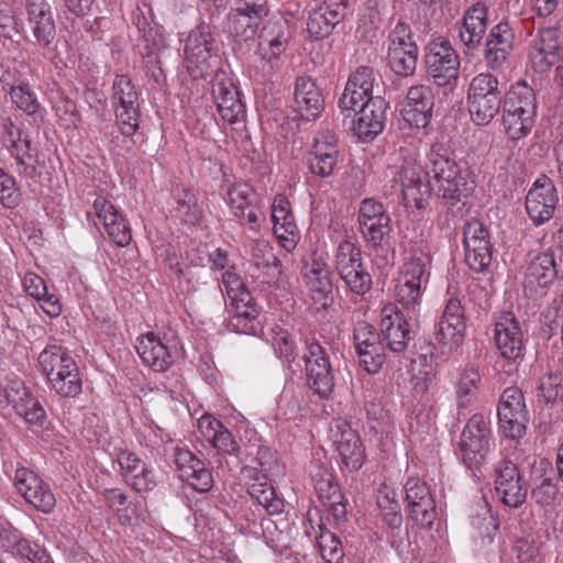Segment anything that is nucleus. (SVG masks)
<instances>
[{
	"label": "nucleus",
	"mask_w": 563,
	"mask_h": 563,
	"mask_svg": "<svg viewBox=\"0 0 563 563\" xmlns=\"http://www.w3.org/2000/svg\"><path fill=\"white\" fill-rule=\"evenodd\" d=\"M227 196L232 214L255 230L258 227L260 206L253 188L247 184H235L228 189Z\"/></svg>",
	"instance_id": "obj_33"
},
{
	"label": "nucleus",
	"mask_w": 563,
	"mask_h": 563,
	"mask_svg": "<svg viewBox=\"0 0 563 563\" xmlns=\"http://www.w3.org/2000/svg\"><path fill=\"white\" fill-rule=\"evenodd\" d=\"M256 462L261 470L244 466L241 477L247 486L250 496L256 500L269 515H279L284 511V500L277 496L274 487L268 482V476L274 475L278 467L275 452L267 446H260Z\"/></svg>",
	"instance_id": "obj_4"
},
{
	"label": "nucleus",
	"mask_w": 563,
	"mask_h": 563,
	"mask_svg": "<svg viewBox=\"0 0 563 563\" xmlns=\"http://www.w3.org/2000/svg\"><path fill=\"white\" fill-rule=\"evenodd\" d=\"M501 100L503 90L495 75L484 71L471 79L466 102L471 119L475 124H488L499 113Z\"/></svg>",
	"instance_id": "obj_5"
},
{
	"label": "nucleus",
	"mask_w": 563,
	"mask_h": 563,
	"mask_svg": "<svg viewBox=\"0 0 563 563\" xmlns=\"http://www.w3.org/2000/svg\"><path fill=\"white\" fill-rule=\"evenodd\" d=\"M195 490L200 493L209 492L213 486V477L211 472L206 467L203 462L196 464L187 475L183 477Z\"/></svg>",
	"instance_id": "obj_64"
},
{
	"label": "nucleus",
	"mask_w": 563,
	"mask_h": 563,
	"mask_svg": "<svg viewBox=\"0 0 563 563\" xmlns=\"http://www.w3.org/2000/svg\"><path fill=\"white\" fill-rule=\"evenodd\" d=\"M508 100L515 102L517 107L526 109L528 104L530 111L537 112L536 95L533 89L525 81H517L511 85L510 89L505 96Z\"/></svg>",
	"instance_id": "obj_61"
},
{
	"label": "nucleus",
	"mask_w": 563,
	"mask_h": 563,
	"mask_svg": "<svg viewBox=\"0 0 563 563\" xmlns=\"http://www.w3.org/2000/svg\"><path fill=\"white\" fill-rule=\"evenodd\" d=\"M481 375L473 366L465 367L456 384V399L460 408L467 407L476 397Z\"/></svg>",
	"instance_id": "obj_51"
},
{
	"label": "nucleus",
	"mask_w": 563,
	"mask_h": 563,
	"mask_svg": "<svg viewBox=\"0 0 563 563\" xmlns=\"http://www.w3.org/2000/svg\"><path fill=\"white\" fill-rule=\"evenodd\" d=\"M295 110L301 118L317 119L324 107V98L320 87L310 77H298L294 91Z\"/></svg>",
	"instance_id": "obj_37"
},
{
	"label": "nucleus",
	"mask_w": 563,
	"mask_h": 563,
	"mask_svg": "<svg viewBox=\"0 0 563 563\" xmlns=\"http://www.w3.org/2000/svg\"><path fill=\"white\" fill-rule=\"evenodd\" d=\"M176 217L185 224L197 225L203 218L202 208L196 196L189 190L183 189L176 195Z\"/></svg>",
	"instance_id": "obj_49"
},
{
	"label": "nucleus",
	"mask_w": 563,
	"mask_h": 563,
	"mask_svg": "<svg viewBox=\"0 0 563 563\" xmlns=\"http://www.w3.org/2000/svg\"><path fill=\"white\" fill-rule=\"evenodd\" d=\"M494 340L503 358L517 362L525 351V338L519 321L511 312H503L495 322Z\"/></svg>",
	"instance_id": "obj_20"
},
{
	"label": "nucleus",
	"mask_w": 563,
	"mask_h": 563,
	"mask_svg": "<svg viewBox=\"0 0 563 563\" xmlns=\"http://www.w3.org/2000/svg\"><path fill=\"white\" fill-rule=\"evenodd\" d=\"M268 341L271 342L275 354L283 362L290 364L297 360V345L288 330L279 325L272 327L268 333Z\"/></svg>",
	"instance_id": "obj_50"
},
{
	"label": "nucleus",
	"mask_w": 563,
	"mask_h": 563,
	"mask_svg": "<svg viewBox=\"0 0 563 563\" xmlns=\"http://www.w3.org/2000/svg\"><path fill=\"white\" fill-rule=\"evenodd\" d=\"M11 553L20 559L26 560L29 563H53L51 555L45 549L24 537Z\"/></svg>",
	"instance_id": "obj_58"
},
{
	"label": "nucleus",
	"mask_w": 563,
	"mask_h": 563,
	"mask_svg": "<svg viewBox=\"0 0 563 563\" xmlns=\"http://www.w3.org/2000/svg\"><path fill=\"white\" fill-rule=\"evenodd\" d=\"M380 80L368 66H358L350 74L344 91L339 100V107L345 117H351V110L358 104L368 103L382 96Z\"/></svg>",
	"instance_id": "obj_10"
},
{
	"label": "nucleus",
	"mask_w": 563,
	"mask_h": 563,
	"mask_svg": "<svg viewBox=\"0 0 563 563\" xmlns=\"http://www.w3.org/2000/svg\"><path fill=\"white\" fill-rule=\"evenodd\" d=\"M111 101L119 126H122L126 133H135L140 121L139 92L126 75L115 77Z\"/></svg>",
	"instance_id": "obj_15"
},
{
	"label": "nucleus",
	"mask_w": 563,
	"mask_h": 563,
	"mask_svg": "<svg viewBox=\"0 0 563 563\" xmlns=\"http://www.w3.org/2000/svg\"><path fill=\"white\" fill-rule=\"evenodd\" d=\"M492 445V429L489 418L475 413L465 424L459 442L460 455L463 463L472 468L482 465Z\"/></svg>",
	"instance_id": "obj_7"
},
{
	"label": "nucleus",
	"mask_w": 563,
	"mask_h": 563,
	"mask_svg": "<svg viewBox=\"0 0 563 563\" xmlns=\"http://www.w3.org/2000/svg\"><path fill=\"white\" fill-rule=\"evenodd\" d=\"M466 330L464 309L457 298H450L438 323L435 340L452 351L463 342Z\"/></svg>",
	"instance_id": "obj_23"
},
{
	"label": "nucleus",
	"mask_w": 563,
	"mask_h": 563,
	"mask_svg": "<svg viewBox=\"0 0 563 563\" xmlns=\"http://www.w3.org/2000/svg\"><path fill=\"white\" fill-rule=\"evenodd\" d=\"M330 433L343 464L350 471L360 470L365 462L366 454L358 433L343 419L332 421Z\"/></svg>",
	"instance_id": "obj_19"
},
{
	"label": "nucleus",
	"mask_w": 563,
	"mask_h": 563,
	"mask_svg": "<svg viewBox=\"0 0 563 563\" xmlns=\"http://www.w3.org/2000/svg\"><path fill=\"white\" fill-rule=\"evenodd\" d=\"M302 275L305 282L319 278H329L331 273L323 255L311 253L303 263Z\"/></svg>",
	"instance_id": "obj_63"
},
{
	"label": "nucleus",
	"mask_w": 563,
	"mask_h": 563,
	"mask_svg": "<svg viewBox=\"0 0 563 563\" xmlns=\"http://www.w3.org/2000/svg\"><path fill=\"white\" fill-rule=\"evenodd\" d=\"M435 373L432 367L426 366L418 371L411 378L415 396L420 401H428L432 391Z\"/></svg>",
	"instance_id": "obj_62"
},
{
	"label": "nucleus",
	"mask_w": 563,
	"mask_h": 563,
	"mask_svg": "<svg viewBox=\"0 0 563 563\" xmlns=\"http://www.w3.org/2000/svg\"><path fill=\"white\" fill-rule=\"evenodd\" d=\"M272 222L277 239L283 247L291 250L296 245L297 225L288 199L278 195L272 203Z\"/></svg>",
	"instance_id": "obj_40"
},
{
	"label": "nucleus",
	"mask_w": 563,
	"mask_h": 563,
	"mask_svg": "<svg viewBox=\"0 0 563 563\" xmlns=\"http://www.w3.org/2000/svg\"><path fill=\"white\" fill-rule=\"evenodd\" d=\"M265 14V12L238 4L236 9L228 15L227 29L234 37L247 41L255 35Z\"/></svg>",
	"instance_id": "obj_45"
},
{
	"label": "nucleus",
	"mask_w": 563,
	"mask_h": 563,
	"mask_svg": "<svg viewBox=\"0 0 563 563\" xmlns=\"http://www.w3.org/2000/svg\"><path fill=\"white\" fill-rule=\"evenodd\" d=\"M487 30V8L477 2L472 5L462 19L459 26V37L468 48L478 46Z\"/></svg>",
	"instance_id": "obj_41"
},
{
	"label": "nucleus",
	"mask_w": 563,
	"mask_h": 563,
	"mask_svg": "<svg viewBox=\"0 0 563 563\" xmlns=\"http://www.w3.org/2000/svg\"><path fill=\"white\" fill-rule=\"evenodd\" d=\"M92 212H87L90 220L95 214L103 224L109 238L120 247L128 246L132 240L131 229L124 217L104 197H97L92 205Z\"/></svg>",
	"instance_id": "obj_27"
},
{
	"label": "nucleus",
	"mask_w": 563,
	"mask_h": 563,
	"mask_svg": "<svg viewBox=\"0 0 563 563\" xmlns=\"http://www.w3.org/2000/svg\"><path fill=\"white\" fill-rule=\"evenodd\" d=\"M118 463L125 483L137 493H146L156 486V477L152 467L135 453L121 451Z\"/></svg>",
	"instance_id": "obj_32"
},
{
	"label": "nucleus",
	"mask_w": 563,
	"mask_h": 563,
	"mask_svg": "<svg viewBox=\"0 0 563 563\" xmlns=\"http://www.w3.org/2000/svg\"><path fill=\"white\" fill-rule=\"evenodd\" d=\"M376 503L383 521L393 529L399 528L402 515L396 490L383 484L377 492Z\"/></svg>",
	"instance_id": "obj_46"
},
{
	"label": "nucleus",
	"mask_w": 563,
	"mask_h": 563,
	"mask_svg": "<svg viewBox=\"0 0 563 563\" xmlns=\"http://www.w3.org/2000/svg\"><path fill=\"white\" fill-rule=\"evenodd\" d=\"M489 157L493 159L494 175L500 181H506L515 173L517 159L510 147L496 145L490 148Z\"/></svg>",
	"instance_id": "obj_52"
},
{
	"label": "nucleus",
	"mask_w": 563,
	"mask_h": 563,
	"mask_svg": "<svg viewBox=\"0 0 563 563\" xmlns=\"http://www.w3.org/2000/svg\"><path fill=\"white\" fill-rule=\"evenodd\" d=\"M101 498L121 526L132 527L137 523L142 506L140 503L129 500L128 495L120 488H106L101 493Z\"/></svg>",
	"instance_id": "obj_42"
},
{
	"label": "nucleus",
	"mask_w": 563,
	"mask_h": 563,
	"mask_svg": "<svg viewBox=\"0 0 563 563\" xmlns=\"http://www.w3.org/2000/svg\"><path fill=\"white\" fill-rule=\"evenodd\" d=\"M380 333L386 345L394 353L404 352L411 339L407 318L393 305L382 309Z\"/></svg>",
	"instance_id": "obj_30"
},
{
	"label": "nucleus",
	"mask_w": 563,
	"mask_h": 563,
	"mask_svg": "<svg viewBox=\"0 0 563 563\" xmlns=\"http://www.w3.org/2000/svg\"><path fill=\"white\" fill-rule=\"evenodd\" d=\"M387 108L384 97H376L368 103L358 104L356 110H351V115L355 117L353 131L361 141H373L383 132Z\"/></svg>",
	"instance_id": "obj_21"
},
{
	"label": "nucleus",
	"mask_w": 563,
	"mask_h": 563,
	"mask_svg": "<svg viewBox=\"0 0 563 563\" xmlns=\"http://www.w3.org/2000/svg\"><path fill=\"white\" fill-rule=\"evenodd\" d=\"M433 93L430 86H411L401 103L400 115L412 128H426L433 109Z\"/></svg>",
	"instance_id": "obj_22"
},
{
	"label": "nucleus",
	"mask_w": 563,
	"mask_h": 563,
	"mask_svg": "<svg viewBox=\"0 0 563 563\" xmlns=\"http://www.w3.org/2000/svg\"><path fill=\"white\" fill-rule=\"evenodd\" d=\"M218 42L208 24L192 29L184 44V64L194 79L208 76L218 60Z\"/></svg>",
	"instance_id": "obj_6"
},
{
	"label": "nucleus",
	"mask_w": 563,
	"mask_h": 563,
	"mask_svg": "<svg viewBox=\"0 0 563 563\" xmlns=\"http://www.w3.org/2000/svg\"><path fill=\"white\" fill-rule=\"evenodd\" d=\"M497 415L499 429L506 438L516 440L523 437L529 418L523 394L519 388L508 387L504 390Z\"/></svg>",
	"instance_id": "obj_12"
},
{
	"label": "nucleus",
	"mask_w": 563,
	"mask_h": 563,
	"mask_svg": "<svg viewBox=\"0 0 563 563\" xmlns=\"http://www.w3.org/2000/svg\"><path fill=\"white\" fill-rule=\"evenodd\" d=\"M140 31L143 32L145 56L150 58V63H158L159 54L167 47L166 35L157 26L140 29Z\"/></svg>",
	"instance_id": "obj_57"
},
{
	"label": "nucleus",
	"mask_w": 563,
	"mask_h": 563,
	"mask_svg": "<svg viewBox=\"0 0 563 563\" xmlns=\"http://www.w3.org/2000/svg\"><path fill=\"white\" fill-rule=\"evenodd\" d=\"M291 34L286 21H269L260 36L258 52L271 69L282 66L280 56L286 51Z\"/></svg>",
	"instance_id": "obj_24"
},
{
	"label": "nucleus",
	"mask_w": 563,
	"mask_h": 563,
	"mask_svg": "<svg viewBox=\"0 0 563 563\" xmlns=\"http://www.w3.org/2000/svg\"><path fill=\"white\" fill-rule=\"evenodd\" d=\"M135 347L143 363L156 372H165L174 363L173 346L153 332L137 338Z\"/></svg>",
	"instance_id": "obj_36"
},
{
	"label": "nucleus",
	"mask_w": 563,
	"mask_h": 563,
	"mask_svg": "<svg viewBox=\"0 0 563 563\" xmlns=\"http://www.w3.org/2000/svg\"><path fill=\"white\" fill-rule=\"evenodd\" d=\"M10 407L30 424L42 426L46 418L44 408L26 386L25 396H15Z\"/></svg>",
	"instance_id": "obj_47"
},
{
	"label": "nucleus",
	"mask_w": 563,
	"mask_h": 563,
	"mask_svg": "<svg viewBox=\"0 0 563 563\" xmlns=\"http://www.w3.org/2000/svg\"><path fill=\"white\" fill-rule=\"evenodd\" d=\"M308 289L310 300L316 307V310L327 309L333 300L332 297V280L329 278H319L305 282Z\"/></svg>",
	"instance_id": "obj_54"
},
{
	"label": "nucleus",
	"mask_w": 563,
	"mask_h": 563,
	"mask_svg": "<svg viewBox=\"0 0 563 563\" xmlns=\"http://www.w3.org/2000/svg\"><path fill=\"white\" fill-rule=\"evenodd\" d=\"M338 141L330 131L319 132L309 152L310 172L319 177H328L334 173L339 163Z\"/></svg>",
	"instance_id": "obj_26"
},
{
	"label": "nucleus",
	"mask_w": 563,
	"mask_h": 563,
	"mask_svg": "<svg viewBox=\"0 0 563 563\" xmlns=\"http://www.w3.org/2000/svg\"><path fill=\"white\" fill-rule=\"evenodd\" d=\"M14 487L24 500L43 514H51L56 506V498L49 485L36 473L20 467L14 474Z\"/></svg>",
	"instance_id": "obj_18"
},
{
	"label": "nucleus",
	"mask_w": 563,
	"mask_h": 563,
	"mask_svg": "<svg viewBox=\"0 0 563 563\" xmlns=\"http://www.w3.org/2000/svg\"><path fill=\"white\" fill-rule=\"evenodd\" d=\"M234 314L230 325L235 332L253 334L257 330L258 308L250 291L240 292L239 297L231 299Z\"/></svg>",
	"instance_id": "obj_44"
},
{
	"label": "nucleus",
	"mask_w": 563,
	"mask_h": 563,
	"mask_svg": "<svg viewBox=\"0 0 563 563\" xmlns=\"http://www.w3.org/2000/svg\"><path fill=\"white\" fill-rule=\"evenodd\" d=\"M1 82L16 109L33 118L34 121L44 119L45 109L29 82L20 80L10 82L5 75L2 76Z\"/></svg>",
	"instance_id": "obj_39"
},
{
	"label": "nucleus",
	"mask_w": 563,
	"mask_h": 563,
	"mask_svg": "<svg viewBox=\"0 0 563 563\" xmlns=\"http://www.w3.org/2000/svg\"><path fill=\"white\" fill-rule=\"evenodd\" d=\"M336 24L335 20L318 7L308 16L307 31L311 37L319 40L330 35Z\"/></svg>",
	"instance_id": "obj_55"
},
{
	"label": "nucleus",
	"mask_w": 563,
	"mask_h": 563,
	"mask_svg": "<svg viewBox=\"0 0 563 563\" xmlns=\"http://www.w3.org/2000/svg\"><path fill=\"white\" fill-rule=\"evenodd\" d=\"M558 275L556 262L552 252L538 254L528 265L523 280V290L527 296L538 298L545 294V289L554 282Z\"/></svg>",
	"instance_id": "obj_28"
},
{
	"label": "nucleus",
	"mask_w": 563,
	"mask_h": 563,
	"mask_svg": "<svg viewBox=\"0 0 563 563\" xmlns=\"http://www.w3.org/2000/svg\"><path fill=\"white\" fill-rule=\"evenodd\" d=\"M250 274L263 290L278 288L280 286L283 275L282 263L280 261H277L275 263L260 266L256 269L253 267Z\"/></svg>",
	"instance_id": "obj_56"
},
{
	"label": "nucleus",
	"mask_w": 563,
	"mask_h": 563,
	"mask_svg": "<svg viewBox=\"0 0 563 563\" xmlns=\"http://www.w3.org/2000/svg\"><path fill=\"white\" fill-rule=\"evenodd\" d=\"M0 143L1 147L15 161L20 175L31 176L35 173L36 150L32 147L31 137L9 115L0 118Z\"/></svg>",
	"instance_id": "obj_9"
},
{
	"label": "nucleus",
	"mask_w": 563,
	"mask_h": 563,
	"mask_svg": "<svg viewBox=\"0 0 563 563\" xmlns=\"http://www.w3.org/2000/svg\"><path fill=\"white\" fill-rule=\"evenodd\" d=\"M311 476L314 481V487L319 498L325 505L328 503H338L342 499L339 485L335 483L332 473L324 466L313 465Z\"/></svg>",
	"instance_id": "obj_48"
},
{
	"label": "nucleus",
	"mask_w": 563,
	"mask_h": 563,
	"mask_svg": "<svg viewBox=\"0 0 563 563\" xmlns=\"http://www.w3.org/2000/svg\"><path fill=\"white\" fill-rule=\"evenodd\" d=\"M29 26L38 45L49 47L56 37V24L46 0H26Z\"/></svg>",
	"instance_id": "obj_34"
},
{
	"label": "nucleus",
	"mask_w": 563,
	"mask_h": 563,
	"mask_svg": "<svg viewBox=\"0 0 563 563\" xmlns=\"http://www.w3.org/2000/svg\"><path fill=\"white\" fill-rule=\"evenodd\" d=\"M334 266L345 286L356 295H365L372 286V277L363 267L362 252L353 242L341 241L335 250Z\"/></svg>",
	"instance_id": "obj_8"
},
{
	"label": "nucleus",
	"mask_w": 563,
	"mask_h": 563,
	"mask_svg": "<svg viewBox=\"0 0 563 563\" xmlns=\"http://www.w3.org/2000/svg\"><path fill=\"white\" fill-rule=\"evenodd\" d=\"M360 365L368 373L376 374L385 363V346L382 342L356 351Z\"/></svg>",
	"instance_id": "obj_59"
},
{
	"label": "nucleus",
	"mask_w": 563,
	"mask_h": 563,
	"mask_svg": "<svg viewBox=\"0 0 563 563\" xmlns=\"http://www.w3.org/2000/svg\"><path fill=\"white\" fill-rule=\"evenodd\" d=\"M427 170L415 159H405L395 174L394 180L407 203L421 206L424 198L435 190L446 202L455 217H463L468 208L463 198L474 190L475 180L466 165L459 164L445 143L435 141L427 154Z\"/></svg>",
	"instance_id": "obj_1"
},
{
	"label": "nucleus",
	"mask_w": 563,
	"mask_h": 563,
	"mask_svg": "<svg viewBox=\"0 0 563 563\" xmlns=\"http://www.w3.org/2000/svg\"><path fill=\"white\" fill-rule=\"evenodd\" d=\"M495 489L506 506L517 508L523 504L527 489L511 461L504 460L496 466Z\"/></svg>",
	"instance_id": "obj_31"
},
{
	"label": "nucleus",
	"mask_w": 563,
	"mask_h": 563,
	"mask_svg": "<svg viewBox=\"0 0 563 563\" xmlns=\"http://www.w3.org/2000/svg\"><path fill=\"white\" fill-rule=\"evenodd\" d=\"M318 548L325 563H343L344 552L341 541L334 533L321 529L317 538Z\"/></svg>",
	"instance_id": "obj_53"
},
{
	"label": "nucleus",
	"mask_w": 563,
	"mask_h": 563,
	"mask_svg": "<svg viewBox=\"0 0 563 563\" xmlns=\"http://www.w3.org/2000/svg\"><path fill=\"white\" fill-rule=\"evenodd\" d=\"M514 31L508 22H499L489 32L486 41L485 60L489 68L499 69L514 48Z\"/></svg>",
	"instance_id": "obj_38"
},
{
	"label": "nucleus",
	"mask_w": 563,
	"mask_h": 563,
	"mask_svg": "<svg viewBox=\"0 0 563 563\" xmlns=\"http://www.w3.org/2000/svg\"><path fill=\"white\" fill-rule=\"evenodd\" d=\"M558 202L556 190L548 178L538 179L526 197V210L534 225L549 221Z\"/></svg>",
	"instance_id": "obj_29"
},
{
	"label": "nucleus",
	"mask_w": 563,
	"mask_h": 563,
	"mask_svg": "<svg viewBox=\"0 0 563 563\" xmlns=\"http://www.w3.org/2000/svg\"><path fill=\"white\" fill-rule=\"evenodd\" d=\"M38 369L52 390L64 398H75L82 390L79 368L73 356L60 345H47L37 357Z\"/></svg>",
	"instance_id": "obj_2"
},
{
	"label": "nucleus",
	"mask_w": 563,
	"mask_h": 563,
	"mask_svg": "<svg viewBox=\"0 0 563 563\" xmlns=\"http://www.w3.org/2000/svg\"><path fill=\"white\" fill-rule=\"evenodd\" d=\"M525 106L528 104L525 103ZM536 113V111H530L529 107L526 109L517 107L515 102L505 97L503 106V122L507 135L511 140L526 137L534 124Z\"/></svg>",
	"instance_id": "obj_43"
},
{
	"label": "nucleus",
	"mask_w": 563,
	"mask_h": 563,
	"mask_svg": "<svg viewBox=\"0 0 563 563\" xmlns=\"http://www.w3.org/2000/svg\"><path fill=\"white\" fill-rule=\"evenodd\" d=\"M404 489L410 518L421 527H431L435 518V504L427 484L411 477Z\"/></svg>",
	"instance_id": "obj_25"
},
{
	"label": "nucleus",
	"mask_w": 563,
	"mask_h": 563,
	"mask_svg": "<svg viewBox=\"0 0 563 563\" xmlns=\"http://www.w3.org/2000/svg\"><path fill=\"white\" fill-rule=\"evenodd\" d=\"M213 100L221 119L233 125L243 123L246 117L245 104L239 88L225 71H216L211 88Z\"/></svg>",
	"instance_id": "obj_14"
},
{
	"label": "nucleus",
	"mask_w": 563,
	"mask_h": 563,
	"mask_svg": "<svg viewBox=\"0 0 563 563\" xmlns=\"http://www.w3.org/2000/svg\"><path fill=\"white\" fill-rule=\"evenodd\" d=\"M431 257L422 251L415 252L404 263L396 284V298L411 319L419 313L422 295L430 278Z\"/></svg>",
	"instance_id": "obj_3"
},
{
	"label": "nucleus",
	"mask_w": 563,
	"mask_h": 563,
	"mask_svg": "<svg viewBox=\"0 0 563 563\" xmlns=\"http://www.w3.org/2000/svg\"><path fill=\"white\" fill-rule=\"evenodd\" d=\"M358 227L367 245L382 246L390 231V218L384 206L374 199H364L358 209Z\"/></svg>",
	"instance_id": "obj_17"
},
{
	"label": "nucleus",
	"mask_w": 563,
	"mask_h": 563,
	"mask_svg": "<svg viewBox=\"0 0 563 563\" xmlns=\"http://www.w3.org/2000/svg\"><path fill=\"white\" fill-rule=\"evenodd\" d=\"M424 62L428 74L438 86H446L457 79L460 59L449 41H431L426 47Z\"/></svg>",
	"instance_id": "obj_13"
},
{
	"label": "nucleus",
	"mask_w": 563,
	"mask_h": 563,
	"mask_svg": "<svg viewBox=\"0 0 563 563\" xmlns=\"http://www.w3.org/2000/svg\"><path fill=\"white\" fill-rule=\"evenodd\" d=\"M562 48L556 29L540 30L529 49V60L532 68L538 73L548 71L556 63Z\"/></svg>",
	"instance_id": "obj_35"
},
{
	"label": "nucleus",
	"mask_w": 563,
	"mask_h": 563,
	"mask_svg": "<svg viewBox=\"0 0 563 563\" xmlns=\"http://www.w3.org/2000/svg\"><path fill=\"white\" fill-rule=\"evenodd\" d=\"M303 358L310 388L320 398H328L333 391L334 377L325 350L317 341L307 342V352Z\"/></svg>",
	"instance_id": "obj_16"
},
{
	"label": "nucleus",
	"mask_w": 563,
	"mask_h": 563,
	"mask_svg": "<svg viewBox=\"0 0 563 563\" xmlns=\"http://www.w3.org/2000/svg\"><path fill=\"white\" fill-rule=\"evenodd\" d=\"M418 46L412 40L410 26L398 22L389 35L388 63L400 77L413 75L417 67Z\"/></svg>",
	"instance_id": "obj_11"
},
{
	"label": "nucleus",
	"mask_w": 563,
	"mask_h": 563,
	"mask_svg": "<svg viewBox=\"0 0 563 563\" xmlns=\"http://www.w3.org/2000/svg\"><path fill=\"white\" fill-rule=\"evenodd\" d=\"M21 201V192L12 175L0 167V203L5 208H14Z\"/></svg>",
	"instance_id": "obj_60"
}]
</instances>
